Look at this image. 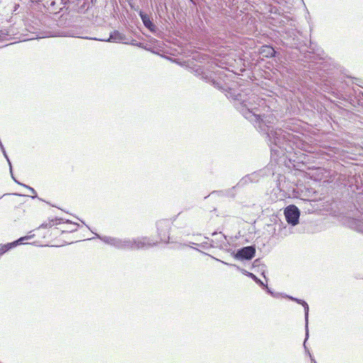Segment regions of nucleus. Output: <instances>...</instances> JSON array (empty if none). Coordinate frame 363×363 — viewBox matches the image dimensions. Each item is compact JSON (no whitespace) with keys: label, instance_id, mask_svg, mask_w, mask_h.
<instances>
[{"label":"nucleus","instance_id":"f3484780","mask_svg":"<svg viewBox=\"0 0 363 363\" xmlns=\"http://www.w3.org/2000/svg\"><path fill=\"white\" fill-rule=\"evenodd\" d=\"M250 179V177H245L242 179L241 182H247V179Z\"/></svg>","mask_w":363,"mask_h":363},{"label":"nucleus","instance_id":"4be33fe9","mask_svg":"<svg viewBox=\"0 0 363 363\" xmlns=\"http://www.w3.org/2000/svg\"><path fill=\"white\" fill-rule=\"evenodd\" d=\"M17 183H18V184L22 185V183H20V182H17ZM23 185H24V184H23Z\"/></svg>","mask_w":363,"mask_h":363},{"label":"nucleus","instance_id":"a211bd4d","mask_svg":"<svg viewBox=\"0 0 363 363\" xmlns=\"http://www.w3.org/2000/svg\"><path fill=\"white\" fill-rule=\"evenodd\" d=\"M0 148H1V150H5L1 142H0Z\"/></svg>","mask_w":363,"mask_h":363},{"label":"nucleus","instance_id":"ddd939ff","mask_svg":"<svg viewBox=\"0 0 363 363\" xmlns=\"http://www.w3.org/2000/svg\"><path fill=\"white\" fill-rule=\"evenodd\" d=\"M247 275L251 277L253 280H255L257 284H260L261 286H264L263 282L259 279L255 274L252 273L248 272Z\"/></svg>","mask_w":363,"mask_h":363},{"label":"nucleus","instance_id":"4468645a","mask_svg":"<svg viewBox=\"0 0 363 363\" xmlns=\"http://www.w3.org/2000/svg\"><path fill=\"white\" fill-rule=\"evenodd\" d=\"M53 225H54V220H49L48 223H43V224L40 226V228H50V227H52Z\"/></svg>","mask_w":363,"mask_h":363},{"label":"nucleus","instance_id":"39448f33","mask_svg":"<svg viewBox=\"0 0 363 363\" xmlns=\"http://www.w3.org/2000/svg\"><path fill=\"white\" fill-rule=\"evenodd\" d=\"M158 235L161 241L167 242L169 240L168 230L169 228V222L167 220H160L157 223Z\"/></svg>","mask_w":363,"mask_h":363},{"label":"nucleus","instance_id":"aec40b11","mask_svg":"<svg viewBox=\"0 0 363 363\" xmlns=\"http://www.w3.org/2000/svg\"><path fill=\"white\" fill-rule=\"evenodd\" d=\"M18 7V5H16L15 6V9H14V11L17 10V8Z\"/></svg>","mask_w":363,"mask_h":363},{"label":"nucleus","instance_id":"0eeeda50","mask_svg":"<svg viewBox=\"0 0 363 363\" xmlns=\"http://www.w3.org/2000/svg\"><path fill=\"white\" fill-rule=\"evenodd\" d=\"M29 238L30 237L28 236L22 237L14 242L0 245V255L4 254L6 252L17 246L18 245L23 244V240H28Z\"/></svg>","mask_w":363,"mask_h":363},{"label":"nucleus","instance_id":"5701e85b","mask_svg":"<svg viewBox=\"0 0 363 363\" xmlns=\"http://www.w3.org/2000/svg\"><path fill=\"white\" fill-rule=\"evenodd\" d=\"M13 179H14V182H17L16 179H14V177L12 176Z\"/></svg>","mask_w":363,"mask_h":363},{"label":"nucleus","instance_id":"2eb2a0df","mask_svg":"<svg viewBox=\"0 0 363 363\" xmlns=\"http://www.w3.org/2000/svg\"><path fill=\"white\" fill-rule=\"evenodd\" d=\"M23 186H25L26 188H27V189H28L30 190V192H31V194H33V195L31 196V197H32L33 199H34V198H36V197H37L36 191H35V190L33 188L30 187V186H27V185H23Z\"/></svg>","mask_w":363,"mask_h":363},{"label":"nucleus","instance_id":"9d476101","mask_svg":"<svg viewBox=\"0 0 363 363\" xmlns=\"http://www.w3.org/2000/svg\"><path fill=\"white\" fill-rule=\"evenodd\" d=\"M139 16L141 18V20L144 24V26L148 28L150 31H153L155 29V26L151 21L150 16L144 13L143 11H140Z\"/></svg>","mask_w":363,"mask_h":363},{"label":"nucleus","instance_id":"f03ea898","mask_svg":"<svg viewBox=\"0 0 363 363\" xmlns=\"http://www.w3.org/2000/svg\"><path fill=\"white\" fill-rule=\"evenodd\" d=\"M155 242L150 238H141L137 239H123L122 250H139L146 249L153 246Z\"/></svg>","mask_w":363,"mask_h":363},{"label":"nucleus","instance_id":"9b49d317","mask_svg":"<svg viewBox=\"0 0 363 363\" xmlns=\"http://www.w3.org/2000/svg\"><path fill=\"white\" fill-rule=\"evenodd\" d=\"M350 225L352 228L363 233V217L359 219L353 218Z\"/></svg>","mask_w":363,"mask_h":363},{"label":"nucleus","instance_id":"412c9836","mask_svg":"<svg viewBox=\"0 0 363 363\" xmlns=\"http://www.w3.org/2000/svg\"><path fill=\"white\" fill-rule=\"evenodd\" d=\"M17 183H18V184L22 185V183H20V182H17ZM23 185H24V184H23Z\"/></svg>","mask_w":363,"mask_h":363},{"label":"nucleus","instance_id":"f8f14e48","mask_svg":"<svg viewBox=\"0 0 363 363\" xmlns=\"http://www.w3.org/2000/svg\"><path fill=\"white\" fill-rule=\"evenodd\" d=\"M275 50L269 45H264L260 49V54L265 57H272L275 55Z\"/></svg>","mask_w":363,"mask_h":363},{"label":"nucleus","instance_id":"1a4fd4ad","mask_svg":"<svg viewBox=\"0 0 363 363\" xmlns=\"http://www.w3.org/2000/svg\"><path fill=\"white\" fill-rule=\"evenodd\" d=\"M96 40H101V39L97 38H93ZM126 39L124 34L120 33L118 30H115L113 33H112L109 38L107 40H102L103 41H107V42H114V43H123L124 40Z\"/></svg>","mask_w":363,"mask_h":363},{"label":"nucleus","instance_id":"7ed1b4c3","mask_svg":"<svg viewBox=\"0 0 363 363\" xmlns=\"http://www.w3.org/2000/svg\"><path fill=\"white\" fill-rule=\"evenodd\" d=\"M284 215L288 223L294 226L298 223L300 211L294 205L287 206L284 210Z\"/></svg>","mask_w":363,"mask_h":363},{"label":"nucleus","instance_id":"20e7f679","mask_svg":"<svg viewBox=\"0 0 363 363\" xmlns=\"http://www.w3.org/2000/svg\"><path fill=\"white\" fill-rule=\"evenodd\" d=\"M255 252V246L244 247L237 251L235 257L238 259L250 260L254 257Z\"/></svg>","mask_w":363,"mask_h":363},{"label":"nucleus","instance_id":"6ab92c4d","mask_svg":"<svg viewBox=\"0 0 363 363\" xmlns=\"http://www.w3.org/2000/svg\"><path fill=\"white\" fill-rule=\"evenodd\" d=\"M68 35H69V36H71V37H77V36L75 34H74V33H69Z\"/></svg>","mask_w":363,"mask_h":363},{"label":"nucleus","instance_id":"6e6552de","mask_svg":"<svg viewBox=\"0 0 363 363\" xmlns=\"http://www.w3.org/2000/svg\"><path fill=\"white\" fill-rule=\"evenodd\" d=\"M291 300H293L296 302H297L298 303H300L301 304L303 307H304V312H305V321H306V340H305V342L304 343L306 342V340H307L308 337V311H309V308H308V306L307 304V303L301 299H298V298H294V297H291V296H289V297Z\"/></svg>","mask_w":363,"mask_h":363},{"label":"nucleus","instance_id":"f257e3e1","mask_svg":"<svg viewBox=\"0 0 363 363\" xmlns=\"http://www.w3.org/2000/svg\"><path fill=\"white\" fill-rule=\"evenodd\" d=\"M225 96L234 101L235 107L242 116L262 133L267 135L271 145V151L278 154L277 149L286 150L287 146L291 147V143L294 136L281 128H274L276 117L269 111L263 99H260L252 92L251 89L238 90L229 89Z\"/></svg>","mask_w":363,"mask_h":363},{"label":"nucleus","instance_id":"423d86ee","mask_svg":"<svg viewBox=\"0 0 363 363\" xmlns=\"http://www.w3.org/2000/svg\"><path fill=\"white\" fill-rule=\"evenodd\" d=\"M96 236L105 243L112 245L118 249L122 250L123 239L108 236L101 237L99 235H96Z\"/></svg>","mask_w":363,"mask_h":363},{"label":"nucleus","instance_id":"dca6fc26","mask_svg":"<svg viewBox=\"0 0 363 363\" xmlns=\"http://www.w3.org/2000/svg\"><path fill=\"white\" fill-rule=\"evenodd\" d=\"M1 151H2V152H3L4 155V157H6V159L7 160V161H8V162H9V166H10V172H11V173L12 174L11 163V162H10V160H9V157H8V155H7V154H6V150H1Z\"/></svg>","mask_w":363,"mask_h":363}]
</instances>
